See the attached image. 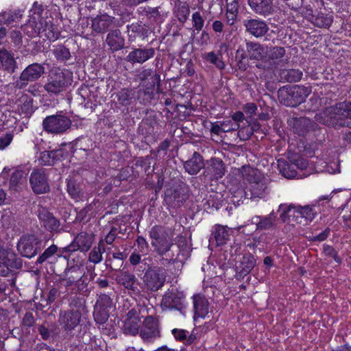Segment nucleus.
Returning <instances> with one entry per match:
<instances>
[{"mask_svg": "<svg viewBox=\"0 0 351 351\" xmlns=\"http://www.w3.org/2000/svg\"><path fill=\"white\" fill-rule=\"evenodd\" d=\"M141 261V256L136 253H132L130 257V262L131 264L136 265Z\"/></svg>", "mask_w": 351, "mask_h": 351, "instance_id": "69168bd1", "label": "nucleus"}, {"mask_svg": "<svg viewBox=\"0 0 351 351\" xmlns=\"http://www.w3.org/2000/svg\"><path fill=\"white\" fill-rule=\"evenodd\" d=\"M211 171L215 179L221 178L224 173V167L222 161L218 159L213 160L212 161Z\"/></svg>", "mask_w": 351, "mask_h": 351, "instance_id": "a18cd8bd", "label": "nucleus"}, {"mask_svg": "<svg viewBox=\"0 0 351 351\" xmlns=\"http://www.w3.org/2000/svg\"><path fill=\"white\" fill-rule=\"evenodd\" d=\"M71 125V119L62 114L49 116L43 121L45 130L54 134L65 132L70 128Z\"/></svg>", "mask_w": 351, "mask_h": 351, "instance_id": "0eeeda50", "label": "nucleus"}, {"mask_svg": "<svg viewBox=\"0 0 351 351\" xmlns=\"http://www.w3.org/2000/svg\"><path fill=\"white\" fill-rule=\"evenodd\" d=\"M304 14L308 21L319 27H328L332 22V16L330 14H325L322 12L317 16H315L313 14V10L310 5L306 8V11L304 12Z\"/></svg>", "mask_w": 351, "mask_h": 351, "instance_id": "4468645a", "label": "nucleus"}, {"mask_svg": "<svg viewBox=\"0 0 351 351\" xmlns=\"http://www.w3.org/2000/svg\"><path fill=\"white\" fill-rule=\"evenodd\" d=\"M17 68L14 55L7 50L0 51V69L13 73Z\"/></svg>", "mask_w": 351, "mask_h": 351, "instance_id": "393cba45", "label": "nucleus"}, {"mask_svg": "<svg viewBox=\"0 0 351 351\" xmlns=\"http://www.w3.org/2000/svg\"><path fill=\"white\" fill-rule=\"evenodd\" d=\"M245 25L247 32L256 37L262 36L268 31L267 24L262 21L249 20L245 23Z\"/></svg>", "mask_w": 351, "mask_h": 351, "instance_id": "a878e982", "label": "nucleus"}, {"mask_svg": "<svg viewBox=\"0 0 351 351\" xmlns=\"http://www.w3.org/2000/svg\"><path fill=\"white\" fill-rule=\"evenodd\" d=\"M160 228L159 227H154L150 231V237L152 239V245L155 247L159 253L163 254L167 252L170 247L166 239L160 237Z\"/></svg>", "mask_w": 351, "mask_h": 351, "instance_id": "412c9836", "label": "nucleus"}, {"mask_svg": "<svg viewBox=\"0 0 351 351\" xmlns=\"http://www.w3.org/2000/svg\"><path fill=\"white\" fill-rule=\"evenodd\" d=\"M204 58L208 62L216 65L219 69H223L225 66L224 63L213 52H209L204 56Z\"/></svg>", "mask_w": 351, "mask_h": 351, "instance_id": "de8ad7c7", "label": "nucleus"}, {"mask_svg": "<svg viewBox=\"0 0 351 351\" xmlns=\"http://www.w3.org/2000/svg\"><path fill=\"white\" fill-rule=\"evenodd\" d=\"M288 80L290 81H299L302 77V73L298 70H290L288 72Z\"/></svg>", "mask_w": 351, "mask_h": 351, "instance_id": "5fc2aeb1", "label": "nucleus"}, {"mask_svg": "<svg viewBox=\"0 0 351 351\" xmlns=\"http://www.w3.org/2000/svg\"><path fill=\"white\" fill-rule=\"evenodd\" d=\"M103 247V243L100 241L98 247H94L90 253L89 261L94 263L101 262L102 259L101 248Z\"/></svg>", "mask_w": 351, "mask_h": 351, "instance_id": "49530a36", "label": "nucleus"}, {"mask_svg": "<svg viewBox=\"0 0 351 351\" xmlns=\"http://www.w3.org/2000/svg\"><path fill=\"white\" fill-rule=\"evenodd\" d=\"M136 243H137L138 247H140V249H141L140 250L141 252H145L147 247V244L145 239L143 237H138L136 240Z\"/></svg>", "mask_w": 351, "mask_h": 351, "instance_id": "052dcab7", "label": "nucleus"}, {"mask_svg": "<svg viewBox=\"0 0 351 351\" xmlns=\"http://www.w3.org/2000/svg\"><path fill=\"white\" fill-rule=\"evenodd\" d=\"M172 333L175 338L178 340H183L186 337V332L184 330L173 329Z\"/></svg>", "mask_w": 351, "mask_h": 351, "instance_id": "bf43d9fd", "label": "nucleus"}, {"mask_svg": "<svg viewBox=\"0 0 351 351\" xmlns=\"http://www.w3.org/2000/svg\"><path fill=\"white\" fill-rule=\"evenodd\" d=\"M80 313L78 311L65 313L60 317V324L66 330H72L80 322Z\"/></svg>", "mask_w": 351, "mask_h": 351, "instance_id": "c756f323", "label": "nucleus"}, {"mask_svg": "<svg viewBox=\"0 0 351 351\" xmlns=\"http://www.w3.org/2000/svg\"><path fill=\"white\" fill-rule=\"evenodd\" d=\"M30 184L34 193L40 194L49 191L46 176L42 171L35 170L30 176Z\"/></svg>", "mask_w": 351, "mask_h": 351, "instance_id": "ddd939ff", "label": "nucleus"}, {"mask_svg": "<svg viewBox=\"0 0 351 351\" xmlns=\"http://www.w3.org/2000/svg\"><path fill=\"white\" fill-rule=\"evenodd\" d=\"M112 18L107 14H102L94 18L92 21V28L96 32H105L112 22Z\"/></svg>", "mask_w": 351, "mask_h": 351, "instance_id": "7c9ffc66", "label": "nucleus"}, {"mask_svg": "<svg viewBox=\"0 0 351 351\" xmlns=\"http://www.w3.org/2000/svg\"><path fill=\"white\" fill-rule=\"evenodd\" d=\"M226 226H217L214 232V237L218 245H222L228 240L230 234Z\"/></svg>", "mask_w": 351, "mask_h": 351, "instance_id": "ea45409f", "label": "nucleus"}, {"mask_svg": "<svg viewBox=\"0 0 351 351\" xmlns=\"http://www.w3.org/2000/svg\"><path fill=\"white\" fill-rule=\"evenodd\" d=\"M251 8L258 14H266L271 8V0H248Z\"/></svg>", "mask_w": 351, "mask_h": 351, "instance_id": "4c0bfd02", "label": "nucleus"}, {"mask_svg": "<svg viewBox=\"0 0 351 351\" xmlns=\"http://www.w3.org/2000/svg\"><path fill=\"white\" fill-rule=\"evenodd\" d=\"M12 38L15 44H19L21 42V34L18 32L13 31L12 32Z\"/></svg>", "mask_w": 351, "mask_h": 351, "instance_id": "774afa93", "label": "nucleus"}, {"mask_svg": "<svg viewBox=\"0 0 351 351\" xmlns=\"http://www.w3.org/2000/svg\"><path fill=\"white\" fill-rule=\"evenodd\" d=\"M194 318H205L208 313V302L207 299L201 295L194 296Z\"/></svg>", "mask_w": 351, "mask_h": 351, "instance_id": "b1692460", "label": "nucleus"}, {"mask_svg": "<svg viewBox=\"0 0 351 351\" xmlns=\"http://www.w3.org/2000/svg\"><path fill=\"white\" fill-rule=\"evenodd\" d=\"M139 332L141 337L146 341H149L156 337L158 335L157 322L152 317H146L143 325L140 326Z\"/></svg>", "mask_w": 351, "mask_h": 351, "instance_id": "2eb2a0df", "label": "nucleus"}, {"mask_svg": "<svg viewBox=\"0 0 351 351\" xmlns=\"http://www.w3.org/2000/svg\"><path fill=\"white\" fill-rule=\"evenodd\" d=\"M164 280V274L156 270H149L145 275L146 285L152 291L160 289L163 285Z\"/></svg>", "mask_w": 351, "mask_h": 351, "instance_id": "a211bd4d", "label": "nucleus"}, {"mask_svg": "<svg viewBox=\"0 0 351 351\" xmlns=\"http://www.w3.org/2000/svg\"><path fill=\"white\" fill-rule=\"evenodd\" d=\"M203 167L202 158L199 154H194L193 158L186 161L184 168L190 174L197 173Z\"/></svg>", "mask_w": 351, "mask_h": 351, "instance_id": "c9c22d12", "label": "nucleus"}, {"mask_svg": "<svg viewBox=\"0 0 351 351\" xmlns=\"http://www.w3.org/2000/svg\"><path fill=\"white\" fill-rule=\"evenodd\" d=\"M94 237L92 234L81 232L74 239L73 243L67 247L69 251H87L91 246Z\"/></svg>", "mask_w": 351, "mask_h": 351, "instance_id": "dca6fc26", "label": "nucleus"}, {"mask_svg": "<svg viewBox=\"0 0 351 351\" xmlns=\"http://www.w3.org/2000/svg\"><path fill=\"white\" fill-rule=\"evenodd\" d=\"M41 5L35 3L30 10L29 19L23 27L25 34L31 37L38 36L43 40H55L58 32L55 30L50 18L44 19Z\"/></svg>", "mask_w": 351, "mask_h": 351, "instance_id": "f03ea898", "label": "nucleus"}, {"mask_svg": "<svg viewBox=\"0 0 351 351\" xmlns=\"http://www.w3.org/2000/svg\"><path fill=\"white\" fill-rule=\"evenodd\" d=\"M232 121L233 123H237V128L241 127L240 123L244 121V115L242 112L238 111L232 115Z\"/></svg>", "mask_w": 351, "mask_h": 351, "instance_id": "6e6d98bb", "label": "nucleus"}, {"mask_svg": "<svg viewBox=\"0 0 351 351\" xmlns=\"http://www.w3.org/2000/svg\"><path fill=\"white\" fill-rule=\"evenodd\" d=\"M244 110L247 114H253L256 110V106L254 104L250 103L245 105Z\"/></svg>", "mask_w": 351, "mask_h": 351, "instance_id": "0e129e2a", "label": "nucleus"}, {"mask_svg": "<svg viewBox=\"0 0 351 351\" xmlns=\"http://www.w3.org/2000/svg\"><path fill=\"white\" fill-rule=\"evenodd\" d=\"M107 43L113 51H118L123 48L124 39L119 30H114L108 34L106 39Z\"/></svg>", "mask_w": 351, "mask_h": 351, "instance_id": "473e14b6", "label": "nucleus"}, {"mask_svg": "<svg viewBox=\"0 0 351 351\" xmlns=\"http://www.w3.org/2000/svg\"><path fill=\"white\" fill-rule=\"evenodd\" d=\"M57 247L54 245L49 247L38 258V261L40 263H43L47 259L50 258L52 255H53L57 252Z\"/></svg>", "mask_w": 351, "mask_h": 351, "instance_id": "8fccbe9b", "label": "nucleus"}, {"mask_svg": "<svg viewBox=\"0 0 351 351\" xmlns=\"http://www.w3.org/2000/svg\"><path fill=\"white\" fill-rule=\"evenodd\" d=\"M62 149L53 150L51 152L45 151L40 154L38 160L40 164L45 165H53L56 160V158L62 156Z\"/></svg>", "mask_w": 351, "mask_h": 351, "instance_id": "72a5a7b5", "label": "nucleus"}, {"mask_svg": "<svg viewBox=\"0 0 351 351\" xmlns=\"http://www.w3.org/2000/svg\"><path fill=\"white\" fill-rule=\"evenodd\" d=\"M67 82L62 72L51 74L49 82L45 85V90L50 93H58L62 92L66 86Z\"/></svg>", "mask_w": 351, "mask_h": 351, "instance_id": "f8f14e48", "label": "nucleus"}, {"mask_svg": "<svg viewBox=\"0 0 351 351\" xmlns=\"http://www.w3.org/2000/svg\"><path fill=\"white\" fill-rule=\"evenodd\" d=\"M38 217L43 226L50 231H56L59 228L60 223L57 219L45 208L39 210Z\"/></svg>", "mask_w": 351, "mask_h": 351, "instance_id": "5701e85b", "label": "nucleus"}, {"mask_svg": "<svg viewBox=\"0 0 351 351\" xmlns=\"http://www.w3.org/2000/svg\"><path fill=\"white\" fill-rule=\"evenodd\" d=\"M213 28L216 32H221L223 29V24L219 21H215L213 24Z\"/></svg>", "mask_w": 351, "mask_h": 351, "instance_id": "338daca9", "label": "nucleus"}, {"mask_svg": "<svg viewBox=\"0 0 351 351\" xmlns=\"http://www.w3.org/2000/svg\"><path fill=\"white\" fill-rule=\"evenodd\" d=\"M192 21L195 29L198 32L200 31L202 29L204 23V21L200 13L198 12H195L192 16Z\"/></svg>", "mask_w": 351, "mask_h": 351, "instance_id": "603ef678", "label": "nucleus"}, {"mask_svg": "<svg viewBox=\"0 0 351 351\" xmlns=\"http://www.w3.org/2000/svg\"><path fill=\"white\" fill-rule=\"evenodd\" d=\"M182 298L173 291L166 293L163 296L162 300V306L166 308H175L178 307L182 304Z\"/></svg>", "mask_w": 351, "mask_h": 351, "instance_id": "e433bc0d", "label": "nucleus"}, {"mask_svg": "<svg viewBox=\"0 0 351 351\" xmlns=\"http://www.w3.org/2000/svg\"><path fill=\"white\" fill-rule=\"evenodd\" d=\"M317 121L332 126H348L351 128V103H339L328 108L316 116Z\"/></svg>", "mask_w": 351, "mask_h": 351, "instance_id": "7ed1b4c3", "label": "nucleus"}, {"mask_svg": "<svg viewBox=\"0 0 351 351\" xmlns=\"http://www.w3.org/2000/svg\"><path fill=\"white\" fill-rule=\"evenodd\" d=\"M222 132H228L232 130H237V125L233 123L232 120H226L221 122Z\"/></svg>", "mask_w": 351, "mask_h": 351, "instance_id": "864d4df0", "label": "nucleus"}, {"mask_svg": "<svg viewBox=\"0 0 351 351\" xmlns=\"http://www.w3.org/2000/svg\"><path fill=\"white\" fill-rule=\"evenodd\" d=\"M18 107L20 114L25 116L31 114L33 112L32 99L26 95H23L19 99Z\"/></svg>", "mask_w": 351, "mask_h": 351, "instance_id": "58836bf2", "label": "nucleus"}, {"mask_svg": "<svg viewBox=\"0 0 351 351\" xmlns=\"http://www.w3.org/2000/svg\"><path fill=\"white\" fill-rule=\"evenodd\" d=\"M250 56L254 59L262 58L266 53L265 49L258 44H251L248 47Z\"/></svg>", "mask_w": 351, "mask_h": 351, "instance_id": "37998d69", "label": "nucleus"}, {"mask_svg": "<svg viewBox=\"0 0 351 351\" xmlns=\"http://www.w3.org/2000/svg\"><path fill=\"white\" fill-rule=\"evenodd\" d=\"M256 265V260L252 254H246L236 264V272L239 277L249 274Z\"/></svg>", "mask_w": 351, "mask_h": 351, "instance_id": "6ab92c4d", "label": "nucleus"}, {"mask_svg": "<svg viewBox=\"0 0 351 351\" xmlns=\"http://www.w3.org/2000/svg\"><path fill=\"white\" fill-rule=\"evenodd\" d=\"M110 298L106 295L99 297L94 309L95 320L99 324L104 323L108 318V308L111 307Z\"/></svg>", "mask_w": 351, "mask_h": 351, "instance_id": "9d476101", "label": "nucleus"}, {"mask_svg": "<svg viewBox=\"0 0 351 351\" xmlns=\"http://www.w3.org/2000/svg\"><path fill=\"white\" fill-rule=\"evenodd\" d=\"M13 139L12 131H9L0 136V149H3L8 147Z\"/></svg>", "mask_w": 351, "mask_h": 351, "instance_id": "3c124183", "label": "nucleus"}, {"mask_svg": "<svg viewBox=\"0 0 351 351\" xmlns=\"http://www.w3.org/2000/svg\"><path fill=\"white\" fill-rule=\"evenodd\" d=\"M308 88L300 86H284L278 93L280 101L287 106H295L303 102L310 94Z\"/></svg>", "mask_w": 351, "mask_h": 351, "instance_id": "39448f33", "label": "nucleus"}, {"mask_svg": "<svg viewBox=\"0 0 351 351\" xmlns=\"http://www.w3.org/2000/svg\"><path fill=\"white\" fill-rule=\"evenodd\" d=\"M293 160L294 165L296 167L298 171L300 172V174L302 175V178L316 172V163L312 162L313 160L315 161V159L311 161V164H308L305 159L300 156L293 158Z\"/></svg>", "mask_w": 351, "mask_h": 351, "instance_id": "bb28decb", "label": "nucleus"}, {"mask_svg": "<svg viewBox=\"0 0 351 351\" xmlns=\"http://www.w3.org/2000/svg\"><path fill=\"white\" fill-rule=\"evenodd\" d=\"M41 241L35 235H25L18 243V250L27 258L34 256L41 248Z\"/></svg>", "mask_w": 351, "mask_h": 351, "instance_id": "1a4fd4ad", "label": "nucleus"}, {"mask_svg": "<svg viewBox=\"0 0 351 351\" xmlns=\"http://www.w3.org/2000/svg\"><path fill=\"white\" fill-rule=\"evenodd\" d=\"M154 54L155 51L152 48L137 49L130 52L127 59L132 63H143L153 58Z\"/></svg>", "mask_w": 351, "mask_h": 351, "instance_id": "aec40b11", "label": "nucleus"}, {"mask_svg": "<svg viewBox=\"0 0 351 351\" xmlns=\"http://www.w3.org/2000/svg\"><path fill=\"white\" fill-rule=\"evenodd\" d=\"M25 173L21 170H16L10 178V189L12 191H18L25 186Z\"/></svg>", "mask_w": 351, "mask_h": 351, "instance_id": "f704fd0d", "label": "nucleus"}, {"mask_svg": "<svg viewBox=\"0 0 351 351\" xmlns=\"http://www.w3.org/2000/svg\"><path fill=\"white\" fill-rule=\"evenodd\" d=\"M285 49L282 47H274L271 51V56L272 58H279L284 56Z\"/></svg>", "mask_w": 351, "mask_h": 351, "instance_id": "13d9d810", "label": "nucleus"}, {"mask_svg": "<svg viewBox=\"0 0 351 351\" xmlns=\"http://www.w3.org/2000/svg\"><path fill=\"white\" fill-rule=\"evenodd\" d=\"M263 236H261V237H253V241H248L247 243V245L250 247H252V248H256V247H258L259 246H263V245L262 244L263 241Z\"/></svg>", "mask_w": 351, "mask_h": 351, "instance_id": "4d7b16f0", "label": "nucleus"}, {"mask_svg": "<svg viewBox=\"0 0 351 351\" xmlns=\"http://www.w3.org/2000/svg\"><path fill=\"white\" fill-rule=\"evenodd\" d=\"M10 171V168L5 167L0 174V205L4 204L6 199L5 193L1 186L6 182Z\"/></svg>", "mask_w": 351, "mask_h": 351, "instance_id": "c03bdc74", "label": "nucleus"}, {"mask_svg": "<svg viewBox=\"0 0 351 351\" xmlns=\"http://www.w3.org/2000/svg\"><path fill=\"white\" fill-rule=\"evenodd\" d=\"M67 191L75 202L84 201L87 197V195L83 191L82 186L72 179L68 180Z\"/></svg>", "mask_w": 351, "mask_h": 351, "instance_id": "c85d7f7f", "label": "nucleus"}, {"mask_svg": "<svg viewBox=\"0 0 351 351\" xmlns=\"http://www.w3.org/2000/svg\"><path fill=\"white\" fill-rule=\"evenodd\" d=\"M275 218L274 213L263 218H261L259 216H254L245 225L239 226L237 228V231L239 233L249 234L256 230L269 229L273 226Z\"/></svg>", "mask_w": 351, "mask_h": 351, "instance_id": "423d86ee", "label": "nucleus"}, {"mask_svg": "<svg viewBox=\"0 0 351 351\" xmlns=\"http://www.w3.org/2000/svg\"><path fill=\"white\" fill-rule=\"evenodd\" d=\"M278 167L281 174L287 178H302V175L296 169L294 165V160L291 158L290 162H287L283 159L278 160Z\"/></svg>", "mask_w": 351, "mask_h": 351, "instance_id": "f3484780", "label": "nucleus"}, {"mask_svg": "<svg viewBox=\"0 0 351 351\" xmlns=\"http://www.w3.org/2000/svg\"><path fill=\"white\" fill-rule=\"evenodd\" d=\"M312 162L316 163V172L325 171L330 174L339 173V164L338 162L331 160L327 154H323L321 158H316V161Z\"/></svg>", "mask_w": 351, "mask_h": 351, "instance_id": "9b49d317", "label": "nucleus"}, {"mask_svg": "<svg viewBox=\"0 0 351 351\" xmlns=\"http://www.w3.org/2000/svg\"><path fill=\"white\" fill-rule=\"evenodd\" d=\"M56 57L61 60H67L70 56V52L68 49L64 46H58L54 49Z\"/></svg>", "mask_w": 351, "mask_h": 351, "instance_id": "09e8293b", "label": "nucleus"}, {"mask_svg": "<svg viewBox=\"0 0 351 351\" xmlns=\"http://www.w3.org/2000/svg\"><path fill=\"white\" fill-rule=\"evenodd\" d=\"M118 99L122 104H125V101L128 98V90H123L118 93Z\"/></svg>", "mask_w": 351, "mask_h": 351, "instance_id": "e2e57ef3", "label": "nucleus"}, {"mask_svg": "<svg viewBox=\"0 0 351 351\" xmlns=\"http://www.w3.org/2000/svg\"><path fill=\"white\" fill-rule=\"evenodd\" d=\"M211 132L213 134H219L222 132V124L221 122H215L212 124L211 126Z\"/></svg>", "mask_w": 351, "mask_h": 351, "instance_id": "680f3d73", "label": "nucleus"}, {"mask_svg": "<svg viewBox=\"0 0 351 351\" xmlns=\"http://www.w3.org/2000/svg\"><path fill=\"white\" fill-rule=\"evenodd\" d=\"M43 72L44 69L40 64H32L22 72L20 79L24 82L36 80Z\"/></svg>", "mask_w": 351, "mask_h": 351, "instance_id": "cd10ccee", "label": "nucleus"}, {"mask_svg": "<svg viewBox=\"0 0 351 351\" xmlns=\"http://www.w3.org/2000/svg\"><path fill=\"white\" fill-rule=\"evenodd\" d=\"M0 275L5 276L10 273L11 269H19L22 267V261L17 258L16 254L10 249L0 248Z\"/></svg>", "mask_w": 351, "mask_h": 351, "instance_id": "6e6552de", "label": "nucleus"}, {"mask_svg": "<svg viewBox=\"0 0 351 351\" xmlns=\"http://www.w3.org/2000/svg\"><path fill=\"white\" fill-rule=\"evenodd\" d=\"M278 212L283 221L288 220L292 225L295 222L302 226H306L311 222L317 213L314 208L309 206L297 207L287 204H280Z\"/></svg>", "mask_w": 351, "mask_h": 351, "instance_id": "20e7f679", "label": "nucleus"}, {"mask_svg": "<svg viewBox=\"0 0 351 351\" xmlns=\"http://www.w3.org/2000/svg\"><path fill=\"white\" fill-rule=\"evenodd\" d=\"M260 128L259 124L256 121H254L249 124L246 128L240 127L239 128L238 134L241 139L245 141L247 140L252 134L253 132L258 130Z\"/></svg>", "mask_w": 351, "mask_h": 351, "instance_id": "a19ab883", "label": "nucleus"}, {"mask_svg": "<svg viewBox=\"0 0 351 351\" xmlns=\"http://www.w3.org/2000/svg\"><path fill=\"white\" fill-rule=\"evenodd\" d=\"M18 115L16 112L10 110L5 111L1 117L3 128L13 132L16 128L19 120Z\"/></svg>", "mask_w": 351, "mask_h": 351, "instance_id": "2f4dec72", "label": "nucleus"}, {"mask_svg": "<svg viewBox=\"0 0 351 351\" xmlns=\"http://www.w3.org/2000/svg\"><path fill=\"white\" fill-rule=\"evenodd\" d=\"M119 281L129 291L135 292L137 289L136 279L134 275L124 273L119 277Z\"/></svg>", "mask_w": 351, "mask_h": 351, "instance_id": "79ce46f5", "label": "nucleus"}, {"mask_svg": "<svg viewBox=\"0 0 351 351\" xmlns=\"http://www.w3.org/2000/svg\"><path fill=\"white\" fill-rule=\"evenodd\" d=\"M226 187L239 200L243 198L252 200L263 198L267 189L263 174L250 166L234 169L228 177Z\"/></svg>", "mask_w": 351, "mask_h": 351, "instance_id": "f257e3e1", "label": "nucleus"}, {"mask_svg": "<svg viewBox=\"0 0 351 351\" xmlns=\"http://www.w3.org/2000/svg\"><path fill=\"white\" fill-rule=\"evenodd\" d=\"M141 320L134 311H130L124 322V330L127 333L136 335L140 331Z\"/></svg>", "mask_w": 351, "mask_h": 351, "instance_id": "4be33fe9", "label": "nucleus"}]
</instances>
